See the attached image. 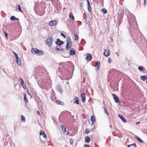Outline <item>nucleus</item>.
<instances>
[{
  "label": "nucleus",
  "mask_w": 147,
  "mask_h": 147,
  "mask_svg": "<svg viewBox=\"0 0 147 147\" xmlns=\"http://www.w3.org/2000/svg\"><path fill=\"white\" fill-rule=\"evenodd\" d=\"M84 147H89V145L86 144L84 145Z\"/></svg>",
  "instance_id": "obj_44"
},
{
  "label": "nucleus",
  "mask_w": 147,
  "mask_h": 147,
  "mask_svg": "<svg viewBox=\"0 0 147 147\" xmlns=\"http://www.w3.org/2000/svg\"><path fill=\"white\" fill-rule=\"evenodd\" d=\"M15 56L16 57V59H19V57L18 56L17 54L16 55H15Z\"/></svg>",
  "instance_id": "obj_41"
},
{
  "label": "nucleus",
  "mask_w": 147,
  "mask_h": 147,
  "mask_svg": "<svg viewBox=\"0 0 147 147\" xmlns=\"http://www.w3.org/2000/svg\"><path fill=\"white\" fill-rule=\"evenodd\" d=\"M140 78L143 81L147 79V76L146 75L143 76L141 77Z\"/></svg>",
  "instance_id": "obj_17"
},
{
  "label": "nucleus",
  "mask_w": 147,
  "mask_h": 147,
  "mask_svg": "<svg viewBox=\"0 0 147 147\" xmlns=\"http://www.w3.org/2000/svg\"><path fill=\"white\" fill-rule=\"evenodd\" d=\"M57 89V91L60 93L62 92V89L61 88L60 86L59 85H58L56 87Z\"/></svg>",
  "instance_id": "obj_11"
},
{
  "label": "nucleus",
  "mask_w": 147,
  "mask_h": 147,
  "mask_svg": "<svg viewBox=\"0 0 147 147\" xmlns=\"http://www.w3.org/2000/svg\"><path fill=\"white\" fill-rule=\"evenodd\" d=\"M135 138L137 139V140L138 141L142 143H143V141L139 137H138L136 136V137H135Z\"/></svg>",
  "instance_id": "obj_22"
},
{
  "label": "nucleus",
  "mask_w": 147,
  "mask_h": 147,
  "mask_svg": "<svg viewBox=\"0 0 147 147\" xmlns=\"http://www.w3.org/2000/svg\"><path fill=\"white\" fill-rule=\"evenodd\" d=\"M82 40H84V39H82Z\"/></svg>",
  "instance_id": "obj_55"
},
{
  "label": "nucleus",
  "mask_w": 147,
  "mask_h": 147,
  "mask_svg": "<svg viewBox=\"0 0 147 147\" xmlns=\"http://www.w3.org/2000/svg\"><path fill=\"white\" fill-rule=\"evenodd\" d=\"M74 103L75 104L77 105H78L79 104V99L76 96L75 97L74 99Z\"/></svg>",
  "instance_id": "obj_12"
},
{
  "label": "nucleus",
  "mask_w": 147,
  "mask_h": 147,
  "mask_svg": "<svg viewBox=\"0 0 147 147\" xmlns=\"http://www.w3.org/2000/svg\"><path fill=\"white\" fill-rule=\"evenodd\" d=\"M102 11L103 12V13L104 14H106L107 13V10L105 9H103Z\"/></svg>",
  "instance_id": "obj_30"
},
{
  "label": "nucleus",
  "mask_w": 147,
  "mask_h": 147,
  "mask_svg": "<svg viewBox=\"0 0 147 147\" xmlns=\"http://www.w3.org/2000/svg\"><path fill=\"white\" fill-rule=\"evenodd\" d=\"M56 102L58 104H61L62 105H63V104H61V102L59 101H56Z\"/></svg>",
  "instance_id": "obj_38"
},
{
  "label": "nucleus",
  "mask_w": 147,
  "mask_h": 147,
  "mask_svg": "<svg viewBox=\"0 0 147 147\" xmlns=\"http://www.w3.org/2000/svg\"><path fill=\"white\" fill-rule=\"evenodd\" d=\"M117 53H118L117 52H116V55H117Z\"/></svg>",
  "instance_id": "obj_53"
},
{
  "label": "nucleus",
  "mask_w": 147,
  "mask_h": 147,
  "mask_svg": "<svg viewBox=\"0 0 147 147\" xmlns=\"http://www.w3.org/2000/svg\"><path fill=\"white\" fill-rule=\"evenodd\" d=\"M146 82L147 83V80L146 81Z\"/></svg>",
  "instance_id": "obj_54"
},
{
  "label": "nucleus",
  "mask_w": 147,
  "mask_h": 147,
  "mask_svg": "<svg viewBox=\"0 0 147 147\" xmlns=\"http://www.w3.org/2000/svg\"><path fill=\"white\" fill-rule=\"evenodd\" d=\"M40 135H42L44 138H47V136L43 131L41 130L40 131Z\"/></svg>",
  "instance_id": "obj_13"
},
{
  "label": "nucleus",
  "mask_w": 147,
  "mask_h": 147,
  "mask_svg": "<svg viewBox=\"0 0 147 147\" xmlns=\"http://www.w3.org/2000/svg\"><path fill=\"white\" fill-rule=\"evenodd\" d=\"M86 22L88 24H90V22L88 20H86Z\"/></svg>",
  "instance_id": "obj_43"
},
{
  "label": "nucleus",
  "mask_w": 147,
  "mask_h": 147,
  "mask_svg": "<svg viewBox=\"0 0 147 147\" xmlns=\"http://www.w3.org/2000/svg\"><path fill=\"white\" fill-rule=\"evenodd\" d=\"M69 17L72 20H74V17L73 16L71 15L70 14H69Z\"/></svg>",
  "instance_id": "obj_35"
},
{
  "label": "nucleus",
  "mask_w": 147,
  "mask_h": 147,
  "mask_svg": "<svg viewBox=\"0 0 147 147\" xmlns=\"http://www.w3.org/2000/svg\"><path fill=\"white\" fill-rule=\"evenodd\" d=\"M16 62L19 66H20L21 65V60L20 58L16 59Z\"/></svg>",
  "instance_id": "obj_19"
},
{
  "label": "nucleus",
  "mask_w": 147,
  "mask_h": 147,
  "mask_svg": "<svg viewBox=\"0 0 147 147\" xmlns=\"http://www.w3.org/2000/svg\"><path fill=\"white\" fill-rule=\"evenodd\" d=\"M86 0L87 2V4H88V11L89 12H90V11H91V8L90 5V2H89L88 0Z\"/></svg>",
  "instance_id": "obj_15"
},
{
  "label": "nucleus",
  "mask_w": 147,
  "mask_h": 147,
  "mask_svg": "<svg viewBox=\"0 0 147 147\" xmlns=\"http://www.w3.org/2000/svg\"><path fill=\"white\" fill-rule=\"evenodd\" d=\"M31 51L32 54L36 55H43L44 53L37 49L36 48H33L31 49Z\"/></svg>",
  "instance_id": "obj_2"
},
{
  "label": "nucleus",
  "mask_w": 147,
  "mask_h": 147,
  "mask_svg": "<svg viewBox=\"0 0 147 147\" xmlns=\"http://www.w3.org/2000/svg\"><path fill=\"white\" fill-rule=\"evenodd\" d=\"M92 58V55L89 53H87L86 54V59L87 60H89L90 61Z\"/></svg>",
  "instance_id": "obj_9"
},
{
  "label": "nucleus",
  "mask_w": 147,
  "mask_h": 147,
  "mask_svg": "<svg viewBox=\"0 0 147 147\" xmlns=\"http://www.w3.org/2000/svg\"><path fill=\"white\" fill-rule=\"evenodd\" d=\"M61 127L62 129V130L63 131V133H65L66 131V129L65 127H63L62 125H61Z\"/></svg>",
  "instance_id": "obj_24"
},
{
  "label": "nucleus",
  "mask_w": 147,
  "mask_h": 147,
  "mask_svg": "<svg viewBox=\"0 0 147 147\" xmlns=\"http://www.w3.org/2000/svg\"><path fill=\"white\" fill-rule=\"evenodd\" d=\"M28 92V94H29V95H30L31 96V95H30V93H29V92Z\"/></svg>",
  "instance_id": "obj_48"
},
{
  "label": "nucleus",
  "mask_w": 147,
  "mask_h": 147,
  "mask_svg": "<svg viewBox=\"0 0 147 147\" xmlns=\"http://www.w3.org/2000/svg\"><path fill=\"white\" fill-rule=\"evenodd\" d=\"M85 98H82V101L83 102H84L85 101Z\"/></svg>",
  "instance_id": "obj_40"
},
{
  "label": "nucleus",
  "mask_w": 147,
  "mask_h": 147,
  "mask_svg": "<svg viewBox=\"0 0 147 147\" xmlns=\"http://www.w3.org/2000/svg\"><path fill=\"white\" fill-rule=\"evenodd\" d=\"M61 35L63 36L64 38H66V37H65V35H64V34L63 33H61Z\"/></svg>",
  "instance_id": "obj_42"
},
{
  "label": "nucleus",
  "mask_w": 147,
  "mask_h": 147,
  "mask_svg": "<svg viewBox=\"0 0 147 147\" xmlns=\"http://www.w3.org/2000/svg\"><path fill=\"white\" fill-rule=\"evenodd\" d=\"M64 9H65V7H64L63 8V10H64Z\"/></svg>",
  "instance_id": "obj_52"
},
{
  "label": "nucleus",
  "mask_w": 147,
  "mask_h": 147,
  "mask_svg": "<svg viewBox=\"0 0 147 147\" xmlns=\"http://www.w3.org/2000/svg\"><path fill=\"white\" fill-rule=\"evenodd\" d=\"M75 39L76 40H78V36L77 34H75Z\"/></svg>",
  "instance_id": "obj_34"
},
{
  "label": "nucleus",
  "mask_w": 147,
  "mask_h": 147,
  "mask_svg": "<svg viewBox=\"0 0 147 147\" xmlns=\"http://www.w3.org/2000/svg\"><path fill=\"white\" fill-rule=\"evenodd\" d=\"M91 120L93 124L94 121H95V118L94 116V115H92L91 117Z\"/></svg>",
  "instance_id": "obj_21"
},
{
  "label": "nucleus",
  "mask_w": 147,
  "mask_h": 147,
  "mask_svg": "<svg viewBox=\"0 0 147 147\" xmlns=\"http://www.w3.org/2000/svg\"><path fill=\"white\" fill-rule=\"evenodd\" d=\"M63 42L62 41H61L59 39H57V41L56 42V44L58 45V46H57L56 48L57 50H63V49L60 48H59L58 47V46H60L61 45L63 44Z\"/></svg>",
  "instance_id": "obj_4"
},
{
  "label": "nucleus",
  "mask_w": 147,
  "mask_h": 147,
  "mask_svg": "<svg viewBox=\"0 0 147 147\" xmlns=\"http://www.w3.org/2000/svg\"><path fill=\"white\" fill-rule=\"evenodd\" d=\"M138 69L140 71H143V67L140 66L138 67Z\"/></svg>",
  "instance_id": "obj_29"
},
{
  "label": "nucleus",
  "mask_w": 147,
  "mask_h": 147,
  "mask_svg": "<svg viewBox=\"0 0 147 147\" xmlns=\"http://www.w3.org/2000/svg\"><path fill=\"white\" fill-rule=\"evenodd\" d=\"M105 51L104 53V55L106 57H107L110 54V51L109 50L104 49Z\"/></svg>",
  "instance_id": "obj_8"
},
{
  "label": "nucleus",
  "mask_w": 147,
  "mask_h": 147,
  "mask_svg": "<svg viewBox=\"0 0 147 147\" xmlns=\"http://www.w3.org/2000/svg\"><path fill=\"white\" fill-rule=\"evenodd\" d=\"M16 8L18 9L20 11L22 12H23L22 11V10L21 9V7L20 5H16Z\"/></svg>",
  "instance_id": "obj_25"
},
{
  "label": "nucleus",
  "mask_w": 147,
  "mask_h": 147,
  "mask_svg": "<svg viewBox=\"0 0 147 147\" xmlns=\"http://www.w3.org/2000/svg\"><path fill=\"white\" fill-rule=\"evenodd\" d=\"M129 15L128 16V21L130 24H131L136 25V20L135 17L134 15L131 13H129Z\"/></svg>",
  "instance_id": "obj_1"
},
{
  "label": "nucleus",
  "mask_w": 147,
  "mask_h": 147,
  "mask_svg": "<svg viewBox=\"0 0 147 147\" xmlns=\"http://www.w3.org/2000/svg\"><path fill=\"white\" fill-rule=\"evenodd\" d=\"M104 112L106 113V114H107V115H109V113L107 111V109H106V108L105 107H104Z\"/></svg>",
  "instance_id": "obj_31"
},
{
  "label": "nucleus",
  "mask_w": 147,
  "mask_h": 147,
  "mask_svg": "<svg viewBox=\"0 0 147 147\" xmlns=\"http://www.w3.org/2000/svg\"><path fill=\"white\" fill-rule=\"evenodd\" d=\"M53 41V39L52 37L49 36L48 37L46 40V42L48 45L50 46L52 45V41Z\"/></svg>",
  "instance_id": "obj_5"
},
{
  "label": "nucleus",
  "mask_w": 147,
  "mask_h": 147,
  "mask_svg": "<svg viewBox=\"0 0 147 147\" xmlns=\"http://www.w3.org/2000/svg\"><path fill=\"white\" fill-rule=\"evenodd\" d=\"M89 132V129L87 128L86 129V131H85V133L86 134H88Z\"/></svg>",
  "instance_id": "obj_37"
},
{
  "label": "nucleus",
  "mask_w": 147,
  "mask_h": 147,
  "mask_svg": "<svg viewBox=\"0 0 147 147\" xmlns=\"http://www.w3.org/2000/svg\"><path fill=\"white\" fill-rule=\"evenodd\" d=\"M112 96L114 98L115 102L117 103H120V102L119 101V98L116 95L114 94H112Z\"/></svg>",
  "instance_id": "obj_6"
},
{
  "label": "nucleus",
  "mask_w": 147,
  "mask_h": 147,
  "mask_svg": "<svg viewBox=\"0 0 147 147\" xmlns=\"http://www.w3.org/2000/svg\"><path fill=\"white\" fill-rule=\"evenodd\" d=\"M24 100L25 102H27L28 101V100L26 98V94L25 93H24Z\"/></svg>",
  "instance_id": "obj_26"
},
{
  "label": "nucleus",
  "mask_w": 147,
  "mask_h": 147,
  "mask_svg": "<svg viewBox=\"0 0 147 147\" xmlns=\"http://www.w3.org/2000/svg\"><path fill=\"white\" fill-rule=\"evenodd\" d=\"M117 56H119V54H118Z\"/></svg>",
  "instance_id": "obj_57"
},
{
  "label": "nucleus",
  "mask_w": 147,
  "mask_h": 147,
  "mask_svg": "<svg viewBox=\"0 0 147 147\" xmlns=\"http://www.w3.org/2000/svg\"><path fill=\"white\" fill-rule=\"evenodd\" d=\"M100 62L98 61H97V62L96 63V67H97V69L96 71H97L100 68Z\"/></svg>",
  "instance_id": "obj_14"
},
{
  "label": "nucleus",
  "mask_w": 147,
  "mask_h": 147,
  "mask_svg": "<svg viewBox=\"0 0 147 147\" xmlns=\"http://www.w3.org/2000/svg\"><path fill=\"white\" fill-rule=\"evenodd\" d=\"M20 79L21 81H22L21 84H22V86L23 87L24 89L26 88V85H25L24 86H23V83H24V82L23 80L21 78H20Z\"/></svg>",
  "instance_id": "obj_20"
},
{
  "label": "nucleus",
  "mask_w": 147,
  "mask_h": 147,
  "mask_svg": "<svg viewBox=\"0 0 147 147\" xmlns=\"http://www.w3.org/2000/svg\"><path fill=\"white\" fill-rule=\"evenodd\" d=\"M81 97L82 98H86L85 94L84 93H82L81 95Z\"/></svg>",
  "instance_id": "obj_33"
},
{
  "label": "nucleus",
  "mask_w": 147,
  "mask_h": 147,
  "mask_svg": "<svg viewBox=\"0 0 147 147\" xmlns=\"http://www.w3.org/2000/svg\"><path fill=\"white\" fill-rule=\"evenodd\" d=\"M128 147H136V144H133L128 146Z\"/></svg>",
  "instance_id": "obj_28"
},
{
  "label": "nucleus",
  "mask_w": 147,
  "mask_h": 147,
  "mask_svg": "<svg viewBox=\"0 0 147 147\" xmlns=\"http://www.w3.org/2000/svg\"><path fill=\"white\" fill-rule=\"evenodd\" d=\"M13 54L15 55H16L17 54L16 53H15L14 52H13Z\"/></svg>",
  "instance_id": "obj_47"
},
{
  "label": "nucleus",
  "mask_w": 147,
  "mask_h": 147,
  "mask_svg": "<svg viewBox=\"0 0 147 147\" xmlns=\"http://www.w3.org/2000/svg\"><path fill=\"white\" fill-rule=\"evenodd\" d=\"M70 142L71 144H72L74 142V140L72 139H70Z\"/></svg>",
  "instance_id": "obj_39"
},
{
  "label": "nucleus",
  "mask_w": 147,
  "mask_h": 147,
  "mask_svg": "<svg viewBox=\"0 0 147 147\" xmlns=\"http://www.w3.org/2000/svg\"><path fill=\"white\" fill-rule=\"evenodd\" d=\"M67 45L66 48V49L68 51L71 49V41L70 37L67 38Z\"/></svg>",
  "instance_id": "obj_3"
},
{
  "label": "nucleus",
  "mask_w": 147,
  "mask_h": 147,
  "mask_svg": "<svg viewBox=\"0 0 147 147\" xmlns=\"http://www.w3.org/2000/svg\"><path fill=\"white\" fill-rule=\"evenodd\" d=\"M21 118L22 121V122H25V117L23 115H22L21 116Z\"/></svg>",
  "instance_id": "obj_23"
},
{
  "label": "nucleus",
  "mask_w": 147,
  "mask_h": 147,
  "mask_svg": "<svg viewBox=\"0 0 147 147\" xmlns=\"http://www.w3.org/2000/svg\"><path fill=\"white\" fill-rule=\"evenodd\" d=\"M85 140L86 142L89 143L90 140V138L89 137L87 136L85 138Z\"/></svg>",
  "instance_id": "obj_18"
},
{
  "label": "nucleus",
  "mask_w": 147,
  "mask_h": 147,
  "mask_svg": "<svg viewBox=\"0 0 147 147\" xmlns=\"http://www.w3.org/2000/svg\"><path fill=\"white\" fill-rule=\"evenodd\" d=\"M113 61L110 57H109L108 60V62L109 63H111Z\"/></svg>",
  "instance_id": "obj_36"
},
{
  "label": "nucleus",
  "mask_w": 147,
  "mask_h": 147,
  "mask_svg": "<svg viewBox=\"0 0 147 147\" xmlns=\"http://www.w3.org/2000/svg\"><path fill=\"white\" fill-rule=\"evenodd\" d=\"M69 53L70 55H74L75 54L76 52L74 49H72L70 51Z\"/></svg>",
  "instance_id": "obj_16"
},
{
  "label": "nucleus",
  "mask_w": 147,
  "mask_h": 147,
  "mask_svg": "<svg viewBox=\"0 0 147 147\" xmlns=\"http://www.w3.org/2000/svg\"><path fill=\"white\" fill-rule=\"evenodd\" d=\"M16 20H19V19L18 18H16Z\"/></svg>",
  "instance_id": "obj_49"
},
{
  "label": "nucleus",
  "mask_w": 147,
  "mask_h": 147,
  "mask_svg": "<svg viewBox=\"0 0 147 147\" xmlns=\"http://www.w3.org/2000/svg\"><path fill=\"white\" fill-rule=\"evenodd\" d=\"M3 33L5 35V36L6 37V38L7 39H8V34H7V33L4 31H3Z\"/></svg>",
  "instance_id": "obj_32"
},
{
  "label": "nucleus",
  "mask_w": 147,
  "mask_h": 147,
  "mask_svg": "<svg viewBox=\"0 0 147 147\" xmlns=\"http://www.w3.org/2000/svg\"><path fill=\"white\" fill-rule=\"evenodd\" d=\"M144 6H145L146 4V0H144Z\"/></svg>",
  "instance_id": "obj_46"
},
{
  "label": "nucleus",
  "mask_w": 147,
  "mask_h": 147,
  "mask_svg": "<svg viewBox=\"0 0 147 147\" xmlns=\"http://www.w3.org/2000/svg\"><path fill=\"white\" fill-rule=\"evenodd\" d=\"M119 117L121 119L122 121L126 123L127 122V120L126 119L123 117V115L121 114H119L118 115Z\"/></svg>",
  "instance_id": "obj_10"
},
{
  "label": "nucleus",
  "mask_w": 147,
  "mask_h": 147,
  "mask_svg": "<svg viewBox=\"0 0 147 147\" xmlns=\"http://www.w3.org/2000/svg\"><path fill=\"white\" fill-rule=\"evenodd\" d=\"M82 1H84L85 0H82Z\"/></svg>",
  "instance_id": "obj_56"
},
{
  "label": "nucleus",
  "mask_w": 147,
  "mask_h": 147,
  "mask_svg": "<svg viewBox=\"0 0 147 147\" xmlns=\"http://www.w3.org/2000/svg\"><path fill=\"white\" fill-rule=\"evenodd\" d=\"M10 19L11 20L14 21L16 20V18L14 16H12L10 17Z\"/></svg>",
  "instance_id": "obj_27"
},
{
  "label": "nucleus",
  "mask_w": 147,
  "mask_h": 147,
  "mask_svg": "<svg viewBox=\"0 0 147 147\" xmlns=\"http://www.w3.org/2000/svg\"><path fill=\"white\" fill-rule=\"evenodd\" d=\"M140 123V122H137L136 123V124H139Z\"/></svg>",
  "instance_id": "obj_50"
},
{
  "label": "nucleus",
  "mask_w": 147,
  "mask_h": 147,
  "mask_svg": "<svg viewBox=\"0 0 147 147\" xmlns=\"http://www.w3.org/2000/svg\"><path fill=\"white\" fill-rule=\"evenodd\" d=\"M69 132H68L67 133V135H68L69 134Z\"/></svg>",
  "instance_id": "obj_51"
},
{
  "label": "nucleus",
  "mask_w": 147,
  "mask_h": 147,
  "mask_svg": "<svg viewBox=\"0 0 147 147\" xmlns=\"http://www.w3.org/2000/svg\"><path fill=\"white\" fill-rule=\"evenodd\" d=\"M36 113L37 115H40V113L39 111H37L36 112Z\"/></svg>",
  "instance_id": "obj_45"
},
{
  "label": "nucleus",
  "mask_w": 147,
  "mask_h": 147,
  "mask_svg": "<svg viewBox=\"0 0 147 147\" xmlns=\"http://www.w3.org/2000/svg\"><path fill=\"white\" fill-rule=\"evenodd\" d=\"M57 23V22L56 20H52L50 22L49 25L50 26H53L55 25Z\"/></svg>",
  "instance_id": "obj_7"
}]
</instances>
